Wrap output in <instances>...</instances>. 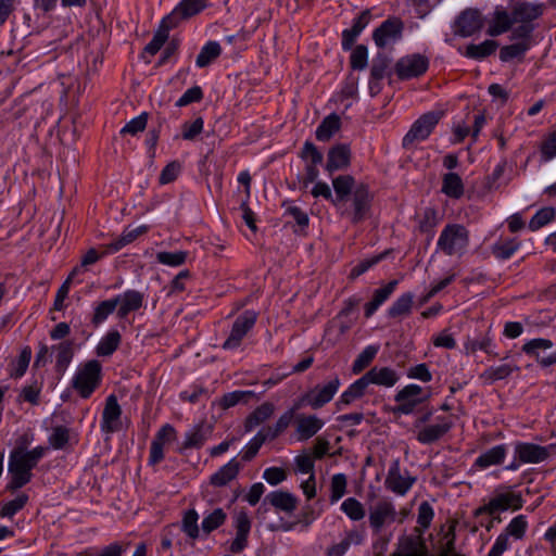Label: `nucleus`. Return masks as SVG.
<instances>
[{
    "mask_svg": "<svg viewBox=\"0 0 556 556\" xmlns=\"http://www.w3.org/2000/svg\"><path fill=\"white\" fill-rule=\"evenodd\" d=\"M333 206L341 217L356 225L365 220L371 211L374 193L365 182H356L351 175H339L332 179Z\"/></svg>",
    "mask_w": 556,
    "mask_h": 556,
    "instance_id": "f257e3e1",
    "label": "nucleus"
},
{
    "mask_svg": "<svg viewBox=\"0 0 556 556\" xmlns=\"http://www.w3.org/2000/svg\"><path fill=\"white\" fill-rule=\"evenodd\" d=\"M47 451L48 448L41 445L35 446L31 450H26L20 445L14 447L9 454V481L5 490L15 492L28 484L34 477L33 470L46 455Z\"/></svg>",
    "mask_w": 556,
    "mask_h": 556,
    "instance_id": "f03ea898",
    "label": "nucleus"
},
{
    "mask_svg": "<svg viewBox=\"0 0 556 556\" xmlns=\"http://www.w3.org/2000/svg\"><path fill=\"white\" fill-rule=\"evenodd\" d=\"M102 379L101 363L90 359L77 366L70 383L81 399L87 400L100 388Z\"/></svg>",
    "mask_w": 556,
    "mask_h": 556,
    "instance_id": "7ed1b4c3",
    "label": "nucleus"
},
{
    "mask_svg": "<svg viewBox=\"0 0 556 556\" xmlns=\"http://www.w3.org/2000/svg\"><path fill=\"white\" fill-rule=\"evenodd\" d=\"M521 17V1L508 0V7L497 5L484 16L486 34L491 37L508 31Z\"/></svg>",
    "mask_w": 556,
    "mask_h": 556,
    "instance_id": "20e7f679",
    "label": "nucleus"
},
{
    "mask_svg": "<svg viewBox=\"0 0 556 556\" xmlns=\"http://www.w3.org/2000/svg\"><path fill=\"white\" fill-rule=\"evenodd\" d=\"M520 507L521 491L517 490L516 485L500 486L493 496L476 510V515L495 516L509 509L517 510Z\"/></svg>",
    "mask_w": 556,
    "mask_h": 556,
    "instance_id": "39448f33",
    "label": "nucleus"
},
{
    "mask_svg": "<svg viewBox=\"0 0 556 556\" xmlns=\"http://www.w3.org/2000/svg\"><path fill=\"white\" fill-rule=\"evenodd\" d=\"M469 244V231L464 225L447 224L437 241V251L447 256H462Z\"/></svg>",
    "mask_w": 556,
    "mask_h": 556,
    "instance_id": "423d86ee",
    "label": "nucleus"
},
{
    "mask_svg": "<svg viewBox=\"0 0 556 556\" xmlns=\"http://www.w3.org/2000/svg\"><path fill=\"white\" fill-rule=\"evenodd\" d=\"M431 395V388L408 383L395 393L393 412L400 415H412L418 406L428 402Z\"/></svg>",
    "mask_w": 556,
    "mask_h": 556,
    "instance_id": "0eeeda50",
    "label": "nucleus"
},
{
    "mask_svg": "<svg viewBox=\"0 0 556 556\" xmlns=\"http://www.w3.org/2000/svg\"><path fill=\"white\" fill-rule=\"evenodd\" d=\"M406 517L404 511L399 513L394 503L383 498L370 507L368 514L369 527L374 534H380L394 522L402 523Z\"/></svg>",
    "mask_w": 556,
    "mask_h": 556,
    "instance_id": "6e6552de",
    "label": "nucleus"
},
{
    "mask_svg": "<svg viewBox=\"0 0 556 556\" xmlns=\"http://www.w3.org/2000/svg\"><path fill=\"white\" fill-rule=\"evenodd\" d=\"M341 387V380L338 376H333L325 383L316 384L303 393L298 403L302 406H308L312 409H319L332 401Z\"/></svg>",
    "mask_w": 556,
    "mask_h": 556,
    "instance_id": "1a4fd4ad",
    "label": "nucleus"
},
{
    "mask_svg": "<svg viewBox=\"0 0 556 556\" xmlns=\"http://www.w3.org/2000/svg\"><path fill=\"white\" fill-rule=\"evenodd\" d=\"M257 317V313L253 309H245L238 315L232 323L227 339L222 344V349L225 351L239 350L243 339L254 328Z\"/></svg>",
    "mask_w": 556,
    "mask_h": 556,
    "instance_id": "9d476101",
    "label": "nucleus"
},
{
    "mask_svg": "<svg viewBox=\"0 0 556 556\" xmlns=\"http://www.w3.org/2000/svg\"><path fill=\"white\" fill-rule=\"evenodd\" d=\"M442 114L439 112H427L417 118L410 126L407 134L403 137L402 146L404 149H410L416 143L426 140L434 130Z\"/></svg>",
    "mask_w": 556,
    "mask_h": 556,
    "instance_id": "9b49d317",
    "label": "nucleus"
},
{
    "mask_svg": "<svg viewBox=\"0 0 556 556\" xmlns=\"http://www.w3.org/2000/svg\"><path fill=\"white\" fill-rule=\"evenodd\" d=\"M545 10L544 3L523 2V51L542 39V34L535 30Z\"/></svg>",
    "mask_w": 556,
    "mask_h": 556,
    "instance_id": "f8f14e48",
    "label": "nucleus"
},
{
    "mask_svg": "<svg viewBox=\"0 0 556 556\" xmlns=\"http://www.w3.org/2000/svg\"><path fill=\"white\" fill-rule=\"evenodd\" d=\"M416 482V477L401 468L399 459H394L384 480L386 489L399 496H405Z\"/></svg>",
    "mask_w": 556,
    "mask_h": 556,
    "instance_id": "ddd939ff",
    "label": "nucleus"
},
{
    "mask_svg": "<svg viewBox=\"0 0 556 556\" xmlns=\"http://www.w3.org/2000/svg\"><path fill=\"white\" fill-rule=\"evenodd\" d=\"M429 58L413 53L402 56L395 63V73L401 80H408L422 76L429 68Z\"/></svg>",
    "mask_w": 556,
    "mask_h": 556,
    "instance_id": "4468645a",
    "label": "nucleus"
},
{
    "mask_svg": "<svg viewBox=\"0 0 556 556\" xmlns=\"http://www.w3.org/2000/svg\"><path fill=\"white\" fill-rule=\"evenodd\" d=\"M177 439V431L170 424L163 425L155 433L150 445V453L148 464L155 466L160 464L164 457V446L174 442Z\"/></svg>",
    "mask_w": 556,
    "mask_h": 556,
    "instance_id": "2eb2a0df",
    "label": "nucleus"
},
{
    "mask_svg": "<svg viewBox=\"0 0 556 556\" xmlns=\"http://www.w3.org/2000/svg\"><path fill=\"white\" fill-rule=\"evenodd\" d=\"M403 28L400 18L389 17L372 31V40L378 48L383 49L401 39Z\"/></svg>",
    "mask_w": 556,
    "mask_h": 556,
    "instance_id": "dca6fc26",
    "label": "nucleus"
},
{
    "mask_svg": "<svg viewBox=\"0 0 556 556\" xmlns=\"http://www.w3.org/2000/svg\"><path fill=\"white\" fill-rule=\"evenodd\" d=\"M122 407L115 394L105 399L104 408L101 415L100 430L104 434H111L122 429Z\"/></svg>",
    "mask_w": 556,
    "mask_h": 556,
    "instance_id": "f3484780",
    "label": "nucleus"
},
{
    "mask_svg": "<svg viewBox=\"0 0 556 556\" xmlns=\"http://www.w3.org/2000/svg\"><path fill=\"white\" fill-rule=\"evenodd\" d=\"M213 433V426L207 421H200L192 425L184 435V441L178 448L179 453H184L187 450H200L204 446L206 441Z\"/></svg>",
    "mask_w": 556,
    "mask_h": 556,
    "instance_id": "a211bd4d",
    "label": "nucleus"
},
{
    "mask_svg": "<svg viewBox=\"0 0 556 556\" xmlns=\"http://www.w3.org/2000/svg\"><path fill=\"white\" fill-rule=\"evenodd\" d=\"M232 527L236 531L235 539L229 544V551L233 554L241 553L249 542L252 520L245 510H240L232 516Z\"/></svg>",
    "mask_w": 556,
    "mask_h": 556,
    "instance_id": "6ab92c4d",
    "label": "nucleus"
},
{
    "mask_svg": "<svg viewBox=\"0 0 556 556\" xmlns=\"http://www.w3.org/2000/svg\"><path fill=\"white\" fill-rule=\"evenodd\" d=\"M113 299L116 302V317L119 320L127 319L130 313L139 311L144 303L143 293L135 289H127Z\"/></svg>",
    "mask_w": 556,
    "mask_h": 556,
    "instance_id": "aec40b11",
    "label": "nucleus"
},
{
    "mask_svg": "<svg viewBox=\"0 0 556 556\" xmlns=\"http://www.w3.org/2000/svg\"><path fill=\"white\" fill-rule=\"evenodd\" d=\"M484 24V17L477 9L463 11L455 21L454 34L460 37H469L479 31Z\"/></svg>",
    "mask_w": 556,
    "mask_h": 556,
    "instance_id": "412c9836",
    "label": "nucleus"
},
{
    "mask_svg": "<svg viewBox=\"0 0 556 556\" xmlns=\"http://www.w3.org/2000/svg\"><path fill=\"white\" fill-rule=\"evenodd\" d=\"M207 7V0H180L172 12L166 15V21L175 23L177 27L180 22L200 14Z\"/></svg>",
    "mask_w": 556,
    "mask_h": 556,
    "instance_id": "4be33fe9",
    "label": "nucleus"
},
{
    "mask_svg": "<svg viewBox=\"0 0 556 556\" xmlns=\"http://www.w3.org/2000/svg\"><path fill=\"white\" fill-rule=\"evenodd\" d=\"M553 346L548 339H532L523 344V353L536 359L542 367H548L556 364V351L545 355V352Z\"/></svg>",
    "mask_w": 556,
    "mask_h": 556,
    "instance_id": "5701e85b",
    "label": "nucleus"
},
{
    "mask_svg": "<svg viewBox=\"0 0 556 556\" xmlns=\"http://www.w3.org/2000/svg\"><path fill=\"white\" fill-rule=\"evenodd\" d=\"M371 17V10L366 9L362 11L356 17L353 18L352 26L350 28H345L342 30L341 47L343 51L352 50L359 35L370 23Z\"/></svg>",
    "mask_w": 556,
    "mask_h": 556,
    "instance_id": "b1692460",
    "label": "nucleus"
},
{
    "mask_svg": "<svg viewBox=\"0 0 556 556\" xmlns=\"http://www.w3.org/2000/svg\"><path fill=\"white\" fill-rule=\"evenodd\" d=\"M453 427L452 419L447 416H438L437 422L421 428L416 435L419 443L427 445L439 441Z\"/></svg>",
    "mask_w": 556,
    "mask_h": 556,
    "instance_id": "393cba45",
    "label": "nucleus"
},
{
    "mask_svg": "<svg viewBox=\"0 0 556 556\" xmlns=\"http://www.w3.org/2000/svg\"><path fill=\"white\" fill-rule=\"evenodd\" d=\"M352 152L348 143L331 147L327 154L325 170L331 176L334 172L346 169L351 164Z\"/></svg>",
    "mask_w": 556,
    "mask_h": 556,
    "instance_id": "a878e982",
    "label": "nucleus"
},
{
    "mask_svg": "<svg viewBox=\"0 0 556 556\" xmlns=\"http://www.w3.org/2000/svg\"><path fill=\"white\" fill-rule=\"evenodd\" d=\"M295 438L296 441H307L317 434L323 427L325 421L316 415L299 414L295 416Z\"/></svg>",
    "mask_w": 556,
    "mask_h": 556,
    "instance_id": "bb28decb",
    "label": "nucleus"
},
{
    "mask_svg": "<svg viewBox=\"0 0 556 556\" xmlns=\"http://www.w3.org/2000/svg\"><path fill=\"white\" fill-rule=\"evenodd\" d=\"M507 451L506 444H498L482 452L472 463L470 470L482 471L492 466L502 465L506 458Z\"/></svg>",
    "mask_w": 556,
    "mask_h": 556,
    "instance_id": "cd10ccee",
    "label": "nucleus"
},
{
    "mask_svg": "<svg viewBox=\"0 0 556 556\" xmlns=\"http://www.w3.org/2000/svg\"><path fill=\"white\" fill-rule=\"evenodd\" d=\"M364 375L369 386L375 384L386 389L393 388L400 380V374L389 366H374Z\"/></svg>",
    "mask_w": 556,
    "mask_h": 556,
    "instance_id": "c85d7f7f",
    "label": "nucleus"
},
{
    "mask_svg": "<svg viewBox=\"0 0 556 556\" xmlns=\"http://www.w3.org/2000/svg\"><path fill=\"white\" fill-rule=\"evenodd\" d=\"M509 535L516 539H521V515L514 517L510 523L506 528V532L501 533L486 556H502V554L508 548Z\"/></svg>",
    "mask_w": 556,
    "mask_h": 556,
    "instance_id": "c756f323",
    "label": "nucleus"
},
{
    "mask_svg": "<svg viewBox=\"0 0 556 556\" xmlns=\"http://www.w3.org/2000/svg\"><path fill=\"white\" fill-rule=\"evenodd\" d=\"M391 556H428V548L420 536L407 535L399 540Z\"/></svg>",
    "mask_w": 556,
    "mask_h": 556,
    "instance_id": "7c9ffc66",
    "label": "nucleus"
},
{
    "mask_svg": "<svg viewBox=\"0 0 556 556\" xmlns=\"http://www.w3.org/2000/svg\"><path fill=\"white\" fill-rule=\"evenodd\" d=\"M399 280L394 279L374 291L372 299L364 306L366 318L371 317L381 305H383L396 290Z\"/></svg>",
    "mask_w": 556,
    "mask_h": 556,
    "instance_id": "2f4dec72",
    "label": "nucleus"
},
{
    "mask_svg": "<svg viewBox=\"0 0 556 556\" xmlns=\"http://www.w3.org/2000/svg\"><path fill=\"white\" fill-rule=\"evenodd\" d=\"M241 467L240 462L236 457L231 458L210 477V484L216 488L228 485L238 477Z\"/></svg>",
    "mask_w": 556,
    "mask_h": 556,
    "instance_id": "473e14b6",
    "label": "nucleus"
},
{
    "mask_svg": "<svg viewBox=\"0 0 556 556\" xmlns=\"http://www.w3.org/2000/svg\"><path fill=\"white\" fill-rule=\"evenodd\" d=\"M175 27V23L167 22L166 16H164L154 31L152 39L144 47L143 54L147 53L150 56H154L165 45L168 39L169 31Z\"/></svg>",
    "mask_w": 556,
    "mask_h": 556,
    "instance_id": "72a5a7b5",
    "label": "nucleus"
},
{
    "mask_svg": "<svg viewBox=\"0 0 556 556\" xmlns=\"http://www.w3.org/2000/svg\"><path fill=\"white\" fill-rule=\"evenodd\" d=\"M441 192L450 199L459 200L465 193V184L459 174L447 172L441 178Z\"/></svg>",
    "mask_w": 556,
    "mask_h": 556,
    "instance_id": "f704fd0d",
    "label": "nucleus"
},
{
    "mask_svg": "<svg viewBox=\"0 0 556 556\" xmlns=\"http://www.w3.org/2000/svg\"><path fill=\"white\" fill-rule=\"evenodd\" d=\"M147 231L148 226L146 225H140L132 229L126 228L117 239L105 245L104 254H113L118 252Z\"/></svg>",
    "mask_w": 556,
    "mask_h": 556,
    "instance_id": "c9c22d12",
    "label": "nucleus"
},
{
    "mask_svg": "<svg viewBox=\"0 0 556 556\" xmlns=\"http://www.w3.org/2000/svg\"><path fill=\"white\" fill-rule=\"evenodd\" d=\"M52 353L55 355V370L65 372L74 357V343L71 340H64L51 346Z\"/></svg>",
    "mask_w": 556,
    "mask_h": 556,
    "instance_id": "e433bc0d",
    "label": "nucleus"
},
{
    "mask_svg": "<svg viewBox=\"0 0 556 556\" xmlns=\"http://www.w3.org/2000/svg\"><path fill=\"white\" fill-rule=\"evenodd\" d=\"M265 502H268L277 510L285 513H292L296 508V497L289 492L285 491H273L265 497Z\"/></svg>",
    "mask_w": 556,
    "mask_h": 556,
    "instance_id": "4c0bfd02",
    "label": "nucleus"
},
{
    "mask_svg": "<svg viewBox=\"0 0 556 556\" xmlns=\"http://www.w3.org/2000/svg\"><path fill=\"white\" fill-rule=\"evenodd\" d=\"M275 406L270 402H264L260 406H257L245 419L244 421V430L245 432H251L257 426L266 421L274 414Z\"/></svg>",
    "mask_w": 556,
    "mask_h": 556,
    "instance_id": "58836bf2",
    "label": "nucleus"
},
{
    "mask_svg": "<svg viewBox=\"0 0 556 556\" xmlns=\"http://www.w3.org/2000/svg\"><path fill=\"white\" fill-rule=\"evenodd\" d=\"M369 383L363 375L361 378L351 383L348 389L340 395L339 401L337 402L338 407L340 405H349L357 399H361L366 392Z\"/></svg>",
    "mask_w": 556,
    "mask_h": 556,
    "instance_id": "ea45409f",
    "label": "nucleus"
},
{
    "mask_svg": "<svg viewBox=\"0 0 556 556\" xmlns=\"http://www.w3.org/2000/svg\"><path fill=\"white\" fill-rule=\"evenodd\" d=\"M369 383L363 375L361 378L351 383L348 389L340 395L339 401L337 402L338 407L340 405H349L357 399H361L366 392Z\"/></svg>",
    "mask_w": 556,
    "mask_h": 556,
    "instance_id": "a19ab883",
    "label": "nucleus"
},
{
    "mask_svg": "<svg viewBox=\"0 0 556 556\" xmlns=\"http://www.w3.org/2000/svg\"><path fill=\"white\" fill-rule=\"evenodd\" d=\"M341 127V119L336 114L332 113L328 116H326L321 123L317 126L315 136L318 141L327 142L329 141L332 136L340 130Z\"/></svg>",
    "mask_w": 556,
    "mask_h": 556,
    "instance_id": "79ce46f5",
    "label": "nucleus"
},
{
    "mask_svg": "<svg viewBox=\"0 0 556 556\" xmlns=\"http://www.w3.org/2000/svg\"><path fill=\"white\" fill-rule=\"evenodd\" d=\"M122 336L116 329H110L96 346L98 356H111L119 346Z\"/></svg>",
    "mask_w": 556,
    "mask_h": 556,
    "instance_id": "37998d69",
    "label": "nucleus"
},
{
    "mask_svg": "<svg viewBox=\"0 0 556 556\" xmlns=\"http://www.w3.org/2000/svg\"><path fill=\"white\" fill-rule=\"evenodd\" d=\"M116 311V302L114 299H108L100 302H96L92 307V314L90 323L93 327H99L106 321L109 316Z\"/></svg>",
    "mask_w": 556,
    "mask_h": 556,
    "instance_id": "c03bdc74",
    "label": "nucleus"
},
{
    "mask_svg": "<svg viewBox=\"0 0 556 556\" xmlns=\"http://www.w3.org/2000/svg\"><path fill=\"white\" fill-rule=\"evenodd\" d=\"M222 46L215 40L207 41L200 50L197 59L195 66L204 68L212 64L222 54Z\"/></svg>",
    "mask_w": 556,
    "mask_h": 556,
    "instance_id": "a18cd8bd",
    "label": "nucleus"
},
{
    "mask_svg": "<svg viewBox=\"0 0 556 556\" xmlns=\"http://www.w3.org/2000/svg\"><path fill=\"white\" fill-rule=\"evenodd\" d=\"M414 294L412 292H405L401 294L388 308V317L399 318L409 315L412 312Z\"/></svg>",
    "mask_w": 556,
    "mask_h": 556,
    "instance_id": "49530a36",
    "label": "nucleus"
},
{
    "mask_svg": "<svg viewBox=\"0 0 556 556\" xmlns=\"http://www.w3.org/2000/svg\"><path fill=\"white\" fill-rule=\"evenodd\" d=\"M497 49V42L488 39L479 45L470 43L466 47L465 55L473 60H483L484 58L493 54Z\"/></svg>",
    "mask_w": 556,
    "mask_h": 556,
    "instance_id": "de8ad7c7",
    "label": "nucleus"
},
{
    "mask_svg": "<svg viewBox=\"0 0 556 556\" xmlns=\"http://www.w3.org/2000/svg\"><path fill=\"white\" fill-rule=\"evenodd\" d=\"M301 405L296 402L291 408L286 410L276 421L273 429H268L265 433L268 435V439H276L279 434H281L292 422L295 420V410L299 409Z\"/></svg>",
    "mask_w": 556,
    "mask_h": 556,
    "instance_id": "09e8293b",
    "label": "nucleus"
},
{
    "mask_svg": "<svg viewBox=\"0 0 556 556\" xmlns=\"http://www.w3.org/2000/svg\"><path fill=\"white\" fill-rule=\"evenodd\" d=\"M340 509L352 521H361L366 516L365 506L355 497L345 498Z\"/></svg>",
    "mask_w": 556,
    "mask_h": 556,
    "instance_id": "8fccbe9b",
    "label": "nucleus"
},
{
    "mask_svg": "<svg viewBox=\"0 0 556 556\" xmlns=\"http://www.w3.org/2000/svg\"><path fill=\"white\" fill-rule=\"evenodd\" d=\"M29 501V496L22 492L13 500L5 502L0 508V518L12 519L20 510H22Z\"/></svg>",
    "mask_w": 556,
    "mask_h": 556,
    "instance_id": "3c124183",
    "label": "nucleus"
},
{
    "mask_svg": "<svg viewBox=\"0 0 556 556\" xmlns=\"http://www.w3.org/2000/svg\"><path fill=\"white\" fill-rule=\"evenodd\" d=\"M267 439L265 430H260L240 452L241 459L243 462L252 460Z\"/></svg>",
    "mask_w": 556,
    "mask_h": 556,
    "instance_id": "603ef678",
    "label": "nucleus"
},
{
    "mask_svg": "<svg viewBox=\"0 0 556 556\" xmlns=\"http://www.w3.org/2000/svg\"><path fill=\"white\" fill-rule=\"evenodd\" d=\"M80 271V267H75L68 277L65 279V281L61 285V287L58 289L52 309L54 311H64L66 307L65 300L68 296L71 285L73 281V278Z\"/></svg>",
    "mask_w": 556,
    "mask_h": 556,
    "instance_id": "864d4df0",
    "label": "nucleus"
},
{
    "mask_svg": "<svg viewBox=\"0 0 556 556\" xmlns=\"http://www.w3.org/2000/svg\"><path fill=\"white\" fill-rule=\"evenodd\" d=\"M227 519V514L223 508H215L211 513L204 516L201 527L205 534H210L214 530L222 527Z\"/></svg>",
    "mask_w": 556,
    "mask_h": 556,
    "instance_id": "5fc2aeb1",
    "label": "nucleus"
},
{
    "mask_svg": "<svg viewBox=\"0 0 556 556\" xmlns=\"http://www.w3.org/2000/svg\"><path fill=\"white\" fill-rule=\"evenodd\" d=\"M464 349L467 354H473L477 351L492 354L494 353V343L489 336H481L473 339H467L464 343Z\"/></svg>",
    "mask_w": 556,
    "mask_h": 556,
    "instance_id": "6e6d98bb",
    "label": "nucleus"
},
{
    "mask_svg": "<svg viewBox=\"0 0 556 556\" xmlns=\"http://www.w3.org/2000/svg\"><path fill=\"white\" fill-rule=\"evenodd\" d=\"M379 351V346L377 345H367L355 358L352 365V371L354 374L362 372L366 367L370 365V363L376 357Z\"/></svg>",
    "mask_w": 556,
    "mask_h": 556,
    "instance_id": "4d7b16f0",
    "label": "nucleus"
},
{
    "mask_svg": "<svg viewBox=\"0 0 556 556\" xmlns=\"http://www.w3.org/2000/svg\"><path fill=\"white\" fill-rule=\"evenodd\" d=\"M31 359V349L25 346L22 349L18 357L12 362L10 376L21 378L25 375Z\"/></svg>",
    "mask_w": 556,
    "mask_h": 556,
    "instance_id": "13d9d810",
    "label": "nucleus"
},
{
    "mask_svg": "<svg viewBox=\"0 0 556 556\" xmlns=\"http://www.w3.org/2000/svg\"><path fill=\"white\" fill-rule=\"evenodd\" d=\"M519 248V242L516 238H501L493 245V254L502 260L509 258Z\"/></svg>",
    "mask_w": 556,
    "mask_h": 556,
    "instance_id": "bf43d9fd",
    "label": "nucleus"
},
{
    "mask_svg": "<svg viewBox=\"0 0 556 556\" xmlns=\"http://www.w3.org/2000/svg\"><path fill=\"white\" fill-rule=\"evenodd\" d=\"M348 480L344 473H334L330 481L329 501L331 504L339 502L346 493Z\"/></svg>",
    "mask_w": 556,
    "mask_h": 556,
    "instance_id": "052dcab7",
    "label": "nucleus"
},
{
    "mask_svg": "<svg viewBox=\"0 0 556 556\" xmlns=\"http://www.w3.org/2000/svg\"><path fill=\"white\" fill-rule=\"evenodd\" d=\"M199 514L195 509H189L184 514L182 520H181V530L186 533V535L192 540H195L199 538Z\"/></svg>",
    "mask_w": 556,
    "mask_h": 556,
    "instance_id": "680f3d73",
    "label": "nucleus"
},
{
    "mask_svg": "<svg viewBox=\"0 0 556 556\" xmlns=\"http://www.w3.org/2000/svg\"><path fill=\"white\" fill-rule=\"evenodd\" d=\"M556 216L554 207L546 206L539 210L535 215L529 222V229L532 231L539 230L548 223H551Z\"/></svg>",
    "mask_w": 556,
    "mask_h": 556,
    "instance_id": "e2e57ef3",
    "label": "nucleus"
},
{
    "mask_svg": "<svg viewBox=\"0 0 556 556\" xmlns=\"http://www.w3.org/2000/svg\"><path fill=\"white\" fill-rule=\"evenodd\" d=\"M70 441V429L65 426H55L48 437L50 446L54 450H63Z\"/></svg>",
    "mask_w": 556,
    "mask_h": 556,
    "instance_id": "0e129e2a",
    "label": "nucleus"
},
{
    "mask_svg": "<svg viewBox=\"0 0 556 556\" xmlns=\"http://www.w3.org/2000/svg\"><path fill=\"white\" fill-rule=\"evenodd\" d=\"M549 455L548 448L535 444L523 443V463H540Z\"/></svg>",
    "mask_w": 556,
    "mask_h": 556,
    "instance_id": "69168bd1",
    "label": "nucleus"
},
{
    "mask_svg": "<svg viewBox=\"0 0 556 556\" xmlns=\"http://www.w3.org/2000/svg\"><path fill=\"white\" fill-rule=\"evenodd\" d=\"M406 377L412 380H418L422 383H428L433 379L432 371L426 363L409 366L405 372Z\"/></svg>",
    "mask_w": 556,
    "mask_h": 556,
    "instance_id": "338daca9",
    "label": "nucleus"
},
{
    "mask_svg": "<svg viewBox=\"0 0 556 556\" xmlns=\"http://www.w3.org/2000/svg\"><path fill=\"white\" fill-rule=\"evenodd\" d=\"M300 157L305 164L320 165L324 160L323 153L311 141L306 140L301 149Z\"/></svg>",
    "mask_w": 556,
    "mask_h": 556,
    "instance_id": "774afa93",
    "label": "nucleus"
}]
</instances>
